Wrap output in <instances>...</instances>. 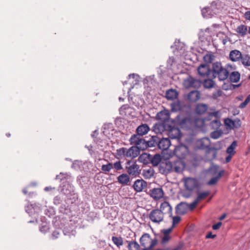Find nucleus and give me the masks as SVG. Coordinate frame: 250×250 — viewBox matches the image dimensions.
Segmentation results:
<instances>
[{
	"mask_svg": "<svg viewBox=\"0 0 250 250\" xmlns=\"http://www.w3.org/2000/svg\"><path fill=\"white\" fill-rule=\"evenodd\" d=\"M212 69L214 78L217 77L220 81L225 80L229 77L228 70L223 67L220 62H214L212 64Z\"/></svg>",
	"mask_w": 250,
	"mask_h": 250,
	"instance_id": "nucleus-1",
	"label": "nucleus"
},
{
	"mask_svg": "<svg viewBox=\"0 0 250 250\" xmlns=\"http://www.w3.org/2000/svg\"><path fill=\"white\" fill-rule=\"evenodd\" d=\"M188 153V147L185 145L181 144L176 146L174 151L170 152L169 155L168 156H165V158L166 159H168L173 155H175L179 159H182L184 158Z\"/></svg>",
	"mask_w": 250,
	"mask_h": 250,
	"instance_id": "nucleus-2",
	"label": "nucleus"
},
{
	"mask_svg": "<svg viewBox=\"0 0 250 250\" xmlns=\"http://www.w3.org/2000/svg\"><path fill=\"white\" fill-rule=\"evenodd\" d=\"M140 242L144 248L152 249L157 244V240L155 238H151L149 234L145 233L140 238Z\"/></svg>",
	"mask_w": 250,
	"mask_h": 250,
	"instance_id": "nucleus-3",
	"label": "nucleus"
},
{
	"mask_svg": "<svg viewBox=\"0 0 250 250\" xmlns=\"http://www.w3.org/2000/svg\"><path fill=\"white\" fill-rule=\"evenodd\" d=\"M125 168L129 175L134 176L138 175L141 171L139 166L136 162L132 161H128L126 162Z\"/></svg>",
	"mask_w": 250,
	"mask_h": 250,
	"instance_id": "nucleus-4",
	"label": "nucleus"
},
{
	"mask_svg": "<svg viewBox=\"0 0 250 250\" xmlns=\"http://www.w3.org/2000/svg\"><path fill=\"white\" fill-rule=\"evenodd\" d=\"M201 82L199 80L189 77L184 81L183 84L185 88H199L201 86Z\"/></svg>",
	"mask_w": 250,
	"mask_h": 250,
	"instance_id": "nucleus-5",
	"label": "nucleus"
},
{
	"mask_svg": "<svg viewBox=\"0 0 250 250\" xmlns=\"http://www.w3.org/2000/svg\"><path fill=\"white\" fill-rule=\"evenodd\" d=\"M164 217L163 213L158 209L152 210L149 214V218L151 221L156 223H160L163 221Z\"/></svg>",
	"mask_w": 250,
	"mask_h": 250,
	"instance_id": "nucleus-6",
	"label": "nucleus"
},
{
	"mask_svg": "<svg viewBox=\"0 0 250 250\" xmlns=\"http://www.w3.org/2000/svg\"><path fill=\"white\" fill-rule=\"evenodd\" d=\"M157 145L160 149L166 151L163 153L164 157L165 156H168L169 155V153H168L167 149L171 145V143L168 138H163L160 141H158Z\"/></svg>",
	"mask_w": 250,
	"mask_h": 250,
	"instance_id": "nucleus-7",
	"label": "nucleus"
},
{
	"mask_svg": "<svg viewBox=\"0 0 250 250\" xmlns=\"http://www.w3.org/2000/svg\"><path fill=\"white\" fill-rule=\"evenodd\" d=\"M185 186L186 188L191 191L198 186L197 180L193 178H186L184 179Z\"/></svg>",
	"mask_w": 250,
	"mask_h": 250,
	"instance_id": "nucleus-8",
	"label": "nucleus"
},
{
	"mask_svg": "<svg viewBox=\"0 0 250 250\" xmlns=\"http://www.w3.org/2000/svg\"><path fill=\"white\" fill-rule=\"evenodd\" d=\"M172 230V228L164 229L162 231L161 243L163 245L167 244L170 240L171 237L170 235Z\"/></svg>",
	"mask_w": 250,
	"mask_h": 250,
	"instance_id": "nucleus-9",
	"label": "nucleus"
},
{
	"mask_svg": "<svg viewBox=\"0 0 250 250\" xmlns=\"http://www.w3.org/2000/svg\"><path fill=\"white\" fill-rule=\"evenodd\" d=\"M149 195L154 200H157L163 198L164 192L161 188H154L150 190Z\"/></svg>",
	"mask_w": 250,
	"mask_h": 250,
	"instance_id": "nucleus-10",
	"label": "nucleus"
},
{
	"mask_svg": "<svg viewBox=\"0 0 250 250\" xmlns=\"http://www.w3.org/2000/svg\"><path fill=\"white\" fill-rule=\"evenodd\" d=\"M172 207L169 203L167 201L163 202L160 207L159 210H161L163 214H168L169 216H172Z\"/></svg>",
	"mask_w": 250,
	"mask_h": 250,
	"instance_id": "nucleus-11",
	"label": "nucleus"
},
{
	"mask_svg": "<svg viewBox=\"0 0 250 250\" xmlns=\"http://www.w3.org/2000/svg\"><path fill=\"white\" fill-rule=\"evenodd\" d=\"M147 183L144 180H137L133 184L134 190L137 192H141L147 187Z\"/></svg>",
	"mask_w": 250,
	"mask_h": 250,
	"instance_id": "nucleus-12",
	"label": "nucleus"
},
{
	"mask_svg": "<svg viewBox=\"0 0 250 250\" xmlns=\"http://www.w3.org/2000/svg\"><path fill=\"white\" fill-rule=\"evenodd\" d=\"M198 73L201 77H207L209 75L210 70L207 64H202L198 68Z\"/></svg>",
	"mask_w": 250,
	"mask_h": 250,
	"instance_id": "nucleus-13",
	"label": "nucleus"
},
{
	"mask_svg": "<svg viewBox=\"0 0 250 250\" xmlns=\"http://www.w3.org/2000/svg\"><path fill=\"white\" fill-rule=\"evenodd\" d=\"M170 118V113L168 110L164 109L158 112L156 115V119L161 122H166Z\"/></svg>",
	"mask_w": 250,
	"mask_h": 250,
	"instance_id": "nucleus-14",
	"label": "nucleus"
},
{
	"mask_svg": "<svg viewBox=\"0 0 250 250\" xmlns=\"http://www.w3.org/2000/svg\"><path fill=\"white\" fill-rule=\"evenodd\" d=\"M210 144V141L208 138L205 137L198 140L197 141V146L200 149L208 148Z\"/></svg>",
	"mask_w": 250,
	"mask_h": 250,
	"instance_id": "nucleus-15",
	"label": "nucleus"
},
{
	"mask_svg": "<svg viewBox=\"0 0 250 250\" xmlns=\"http://www.w3.org/2000/svg\"><path fill=\"white\" fill-rule=\"evenodd\" d=\"M167 135L170 139L179 140L181 136L180 130L178 128H171L168 131Z\"/></svg>",
	"mask_w": 250,
	"mask_h": 250,
	"instance_id": "nucleus-16",
	"label": "nucleus"
},
{
	"mask_svg": "<svg viewBox=\"0 0 250 250\" xmlns=\"http://www.w3.org/2000/svg\"><path fill=\"white\" fill-rule=\"evenodd\" d=\"M160 168L164 173H168L173 171V163L170 161L163 162L160 164Z\"/></svg>",
	"mask_w": 250,
	"mask_h": 250,
	"instance_id": "nucleus-17",
	"label": "nucleus"
},
{
	"mask_svg": "<svg viewBox=\"0 0 250 250\" xmlns=\"http://www.w3.org/2000/svg\"><path fill=\"white\" fill-rule=\"evenodd\" d=\"M242 53L238 50H231L229 54L230 60L234 62H238L242 58Z\"/></svg>",
	"mask_w": 250,
	"mask_h": 250,
	"instance_id": "nucleus-18",
	"label": "nucleus"
},
{
	"mask_svg": "<svg viewBox=\"0 0 250 250\" xmlns=\"http://www.w3.org/2000/svg\"><path fill=\"white\" fill-rule=\"evenodd\" d=\"M188 208V205L185 203H181L176 207V212L178 214L183 215L185 214Z\"/></svg>",
	"mask_w": 250,
	"mask_h": 250,
	"instance_id": "nucleus-19",
	"label": "nucleus"
},
{
	"mask_svg": "<svg viewBox=\"0 0 250 250\" xmlns=\"http://www.w3.org/2000/svg\"><path fill=\"white\" fill-rule=\"evenodd\" d=\"M185 167V164L181 159H179L173 164V171L176 172H180L184 169Z\"/></svg>",
	"mask_w": 250,
	"mask_h": 250,
	"instance_id": "nucleus-20",
	"label": "nucleus"
},
{
	"mask_svg": "<svg viewBox=\"0 0 250 250\" xmlns=\"http://www.w3.org/2000/svg\"><path fill=\"white\" fill-rule=\"evenodd\" d=\"M127 157L134 158L140 154V150L138 148L135 146H131L127 149Z\"/></svg>",
	"mask_w": 250,
	"mask_h": 250,
	"instance_id": "nucleus-21",
	"label": "nucleus"
},
{
	"mask_svg": "<svg viewBox=\"0 0 250 250\" xmlns=\"http://www.w3.org/2000/svg\"><path fill=\"white\" fill-rule=\"evenodd\" d=\"M200 98V94L197 90L191 91L188 95V99L190 102H195Z\"/></svg>",
	"mask_w": 250,
	"mask_h": 250,
	"instance_id": "nucleus-22",
	"label": "nucleus"
},
{
	"mask_svg": "<svg viewBox=\"0 0 250 250\" xmlns=\"http://www.w3.org/2000/svg\"><path fill=\"white\" fill-rule=\"evenodd\" d=\"M149 130V127L146 124H142L138 127L137 132L138 135L143 136L146 134Z\"/></svg>",
	"mask_w": 250,
	"mask_h": 250,
	"instance_id": "nucleus-23",
	"label": "nucleus"
},
{
	"mask_svg": "<svg viewBox=\"0 0 250 250\" xmlns=\"http://www.w3.org/2000/svg\"><path fill=\"white\" fill-rule=\"evenodd\" d=\"M178 93L176 90L169 89L166 92V97L167 100H173L177 98Z\"/></svg>",
	"mask_w": 250,
	"mask_h": 250,
	"instance_id": "nucleus-24",
	"label": "nucleus"
},
{
	"mask_svg": "<svg viewBox=\"0 0 250 250\" xmlns=\"http://www.w3.org/2000/svg\"><path fill=\"white\" fill-rule=\"evenodd\" d=\"M118 182L123 185H127L130 181V178L126 174H122L118 177Z\"/></svg>",
	"mask_w": 250,
	"mask_h": 250,
	"instance_id": "nucleus-25",
	"label": "nucleus"
},
{
	"mask_svg": "<svg viewBox=\"0 0 250 250\" xmlns=\"http://www.w3.org/2000/svg\"><path fill=\"white\" fill-rule=\"evenodd\" d=\"M165 130L164 124H156L153 126V131L156 134H161Z\"/></svg>",
	"mask_w": 250,
	"mask_h": 250,
	"instance_id": "nucleus-26",
	"label": "nucleus"
},
{
	"mask_svg": "<svg viewBox=\"0 0 250 250\" xmlns=\"http://www.w3.org/2000/svg\"><path fill=\"white\" fill-rule=\"evenodd\" d=\"M241 62L242 64L245 67H248L250 66V56L248 54L242 55V58H241Z\"/></svg>",
	"mask_w": 250,
	"mask_h": 250,
	"instance_id": "nucleus-27",
	"label": "nucleus"
},
{
	"mask_svg": "<svg viewBox=\"0 0 250 250\" xmlns=\"http://www.w3.org/2000/svg\"><path fill=\"white\" fill-rule=\"evenodd\" d=\"M240 78V74L237 71H234L230 73L229 75V80L231 82L237 83Z\"/></svg>",
	"mask_w": 250,
	"mask_h": 250,
	"instance_id": "nucleus-28",
	"label": "nucleus"
},
{
	"mask_svg": "<svg viewBox=\"0 0 250 250\" xmlns=\"http://www.w3.org/2000/svg\"><path fill=\"white\" fill-rule=\"evenodd\" d=\"M208 106L205 104H199L196 106L195 111L199 114H202L206 112Z\"/></svg>",
	"mask_w": 250,
	"mask_h": 250,
	"instance_id": "nucleus-29",
	"label": "nucleus"
},
{
	"mask_svg": "<svg viewBox=\"0 0 250 250\" xmlns=\"http://www.w3.org/2000/svg\"><path fill=\"white\" fill-rule=\"evenodd\" d=\"M224 170H221L219 172L218 174L217 175V176H215L212 178H211L208 182V185H213L217 183L218 180L220 178V177L222 176V174L224 173Z\"/></svg>",
	"mask_w": 250,
	"mask_h": 250,
	"instance_id": "nucleus-30",
	"label": "nucleus"
},
{
	"mask_svg": "<svg viewBox=\"0 0 250 250\" xmlns=\"http://www.w3.org/2000/svg\"><path fill=\"white\" fill-rule=\"evenodd\" d=\"M237 33L242 36H245L248 32L247 27L245 25H241L236 29Z\"/></svg>",
	"mask_w": 250,
	"mask_h": 250,
	"instance_id": "nucleus-31",
	"label": "nucleus"
},
{
	"mask_svg": "<svg viewBox=\"0 0 250 250\" xmlns=\"http://www.w3.org/2000/svg\"><path fill=\"white\" fill-rule=\"evenodd\" d=\"M171 110L172 112L178 111L181 109V103L179 101H175L170 104Z\"/></svg>",
	"mask_w": 250,
	"mask_h": 250,
	"instance_id": "nucleus-32",
	"label": "nucleus"
},
{
	"mask_svg": "<svg viewBox=\"0 0 250 250\" xmlns=\"http://www.w3.org/2000/svg\"><path fill=\"white\" fill-rule=\"evenodd\" d=\"M213 6H211V7L204 8L202 10V15L204 17L208 18H210L213 16V14L211 13V10H213Z\"/></svg>",
	"mask_w": 250,
	"mask_h": 250,
	"instance_id": "nucleus-33",
	"label": "nucleus"
},
{
	"mask_svg": "<svg viewBox=\"0 0 250 250\" xmlns=\"http://www.w3.org/2000/svg\"><path fill=\"white\" fill-rule=\"evenodd\" d=\"M138 160L144 164H146L148 161L150 160V155L146 153H143L139 156Z\"/></svg>",
	"mask_w": 250,
	"mask_h": 250,
	"instance_id": "nucleus-34",
	"label": "nucleus"
},
{
	"mask_svg": "<svg viewBox=\"0 0 250 250\" xmlns=\"http://www.w3.org/2000/svg\"><path fill=\"white\" fill-rule=\"evenodd\" d=\"M127 149L126 148L122 147L116 151V155L121 158L127 157Z\"/></svg>",
	"mask_w": 250,
	"mask_h": 250,
	"instance_id": "nucleus-35",
	"label": "nucleus"
},
{
	"mask_svg": "<svg viewBox=\"0 0 250 250\" xmlns=\"http://www.w3.org/2000/svg\"><path fill=\"white\" fill-rule=\"evenodd\" d=\"M150 161L154 166H156L160 163L161 157L159 154H156L150 158Z\"/></svg>",
	"mask_w": 250,
	"mask_h": 250,
	"instance_id": "nucleus-36",
	"label": "nucleus"
},
{
	"mask_svg": "<svg viewBox=\"0 0 250 250\" xmlns=\"http://www.w3.org/2000/svg\"><path fill=\"white\" fill-rule=\"evenodd\" d=\"M237 146V142L233 141L230 146L227 148V152L229 155H233L235 152L234 151L235 148Z\"/></svg>",
	"mask_w": 250,
	"mask_h": 250,
	"instance_id": "nucleus-37",
	"label": "nucleus"
},
{
	"mask_svg": "<svg viewBox=\"0 0 250 250\" xmlns=\"http://www.w3.org/2000/svg\"><path fill=\"white\" fill-rule=\"evenodd\" d=\"M127 248L129 250H139L140 246L136 242L131 241L129 242Z\"/></svg>",
	"mask_w": 250,
	"mask_h": 250,
	"instance_id": "nucleus-38",
	"label": "nucleus"
},
{
	"mask_svg": "<svg viewBox=\"0 0 250 250\" xmlns=\"http://www.w3.org/2000/svg\"><path fill=\"white\" fill-rule=\"evenodd\" d=\"M158 139L156 136H152L151 140L146 143V146L149 147L154 146L157 145Z\"/></svg>",
	"mask_w": 250,
	"mask_h": 250,
	"instance_id": "nucleus-39",
	"label": "nucleus"
},
{
	"mask_svg": "<svg viewBox=\"0 0 250 250\" xmlns=\"http://www.w3.org/2000/svg\"><path fill=\"white\" fill-rule=\"evenodd\" d=\"M135 146V147H138L139 150L140 149H144L146 146V143L144 139L141 138L138 140V144H136Z\"/></svg>",
	"mask_w": 250,
	"mask_h": 250,
	"instance_id": "nucleus-40",
	"label": "nucleus"
},
{
	"mask_svg": "<svg viewBox=\"0 0 250 250\" xmlns=\"http://www.w3.org/2000/svg\"><path fill=\"white\" fill-rule=\"evenodd\" d=\"M112 240L114 244L117 247H120L123 245V240L121 237L113 236L112 237Z\"/></svg>",
	"mask_w": 250,
	"mask_h": 250,
	"instance_id": "nucleus-41",
	"label": "nucleus"
},
{
	"mask_svg": "<svg viewBox=\"0 0 250 250\" xmlns=\"http://www.w3.org/2000/svg\"><path fill=\"white\" fill-rule=\"evenodd\" d=\"M203 85L206 88H210L213 87L214 82L211 79H207L204 81Z\"/></svg>",
	"mask_w": 250,
	"mask_h": 250,
	"instance_id": "nucleus-42",
	"label": "nucleus"
},
{
	"mask_svg": "<svg viewBox=\"0 0 250 250\" xmlns=\"http://www.w3.org/2000/svg\"><path fill=\"white\" fill-rule=\"evenodd\" d=\"M209 194V192L208 191H205V192L199 193L198 194V196H197V197L196 200L198 202H199L200 201L206 198Z\"/></svg>",
	"mask_w": 250,
	"mask_h": 250,
	"instance_id": "nucleus-43",
	"label": "nucleus"
},
{
	"mask_svg": "<svg viewBox=\"0 0 250 250\" xmlns=\"http://www.w3.org/2000/svg\"><path fill=\"white\" fill-rule=\"evenodd\" d=\"M113 168V166L112 163H109L106 165H104L102 166V170L104 172H109L111 169Z\"/></svg>",
	"mask_w": 250,
	"mask_h": 250,
	"instance_id": "nucleus-44",
	"label": "nucleus"
},
{
	"mask_svg": "<svg viewBox=\"0 0 250 250\" xmlns=\"http://www.w3.org/2000/svg\"><path fill=\"white\" fill-rule=\"evenodd\" d=\"M221 125V122L219 119H215L214 120H213L210 123V126L213 129L218 128Z\"/></svg>",
	"mask_w": 250,
	"mask_h": 250,
	"instance_id": "nucleus-45",
	"label": "nucleus"
},
{
	"mask_svg": "<svg viewBox=\"0 0 250 250\" xmlns=\"http://www.w3.org/2000/svg\"><path fill=\"white\" fill-rule=\"evenodd\" d=\"M224 124H225V125L228 128H229L230 129H233L234 128V124L233 123V120L230 119H229V118L226 119L224 120Z\"/></svg>",
	"mask_w": 250,
	"mask_h": 250,
	"instance_id": "nucleus-46",
	"label": "nucleus"
},
{
	"mask_svg": "<svg viewBox=\"0 0 250 250\" xmlns=\"http://www.w3.org/2000/svg\"><path fill=\"white\" fill-rule=\"evenodd\" d=\"M214 59V56L211 54H206L204 57V60L206 63H211Z\"/></svg>",
	"mask_w": 250,
	"mask_h": 250,
	"instance_id": "nucleus-47",
	"label": "nucleus"
},
{
	"mask_svg": "<svg viewBox=\"0 0 250 250\" xmlns=\"http://www.w3.org/2000/svg\"><path fill=\"white\" fill-rule=\"evenodd\" d=\"M204 120L202 119L197 118L194 121V125L197 127H201L204 125Z\"/></svg>",
	"mask_w": 250,
	"mask_h": 250,
	"instance_id": "nucleus-48",
	"label": "nucleus"
},
{
	"mask_svg": "<svg viewBox=\"0 0 250 250\" xmlns=\"http://www.w3.org/2000/svg\"><path fill=\"white\" fill-rule=\"evenodd\" d=\"M140 138L141 137L138 135H133L130 139L131 144L134 145L138 144V140H139Z\"/></svg>",
	"mask_w": 250,
	"mask_h": 250,
	"instance_id": "nucleus-49",
	"label": "nucleus"
},
{
	"mask_svg": "<svg viewBox=\"0 0 250 250\" xmlns=\"http://www.w3.org/2000/svg\"><path fill=\"white\" fill-rule=\"evenodd\" d=\"M222 134V132L221 131L216 130L210 134V137L214 139H217L220 137Z\"/></svg>",
	"mask_w": 250,
	"mask_h": 250,
	"instance_id": "nucleus-50",
	"label": "nucleus"
},
{
	"mask_svg": "<svg viewBox=\"0 0 250 250\" xmlns=\"http://www.w3.org/2000/svg\"><path fill=\"white\" fill-rule=\"evenodd\" d=\"M219 169V167L216 165H212L209 169V172L211 174L214 175L219 173L218 172Z\"/></svg>",
	"mask_w": 250,
	"mask_h": 250,
	"instance_id": "nucleus-51",
	"label": "nucleus"
},
{
	"mask_svg": "<svg viewBox=\"0 0 250 250\" xmlns=\"http://www.w3.org/2000/svg\"><path fill=\"white\" fill-rule=\"evenodd\" d=\"M250 102V94L247 97V98L246 99L245 101L240 104V105L239 106V107L240 108H245Z\"/></svg>",
	"mask_w": 250,
	"mask_h": 250,
	"instance_id": "nucleus-52",
	"label": "nucleus"
},
{
	"mask_svg": "<svg viewBox=\"0 0 250 250\" xmlns=\"http://www.w3.org/2000/svg\"><path fill=\"white\" fill-rule=\"evenodd\" d=\"M223 147V144L221 142H218L214 145V147L212 149L215 150H218L221 149Z\"/></svg>",
	"mask_w": 250,
	"mask_h": 250,
	"instance_id": "nucleus-53",
	"label": "nucleus"
},
{
	"mask_svg": "<svg viewBox=\"0 0 250 250\" xmlns=\"http://www.w3.org/2000/svg\"><path fill=\"white\" fill-rule=\"evenodd\" d=\"M153 175L152 171L150 169L144 171V176L146 178H149L152 177Z\"/></svg>",
	"mask_w": 250,
	"mask_h": 250,
	"instance_id": "nucleus-54",
	"label": "nucleus"
},
{
	"mask_svg": "<svg viewBox=\"0 0 250 250\" xmlns=\"http://www.w3.org/2000/svg\"><path fill=\"white\" fill-rule=\"evenodd\" d=\"M222 91L221 90H217L215 92H214L213 94H212V98L214 99H217L218 97H220L222 96Z\"/></svg>",
	"mask_w": 250,
	"mask_h": 250,
	"instance_id": "nucleus-55",
	"label": "nucleus"
},
{
	"mask_svg": "<svg viewBox=\"0 0 250 250\" xmlns=\"http://www.w3.org/2000/svg\"><path fill=\"white\" fill-rule=\"evenodd\" d=\"M221 114L219 111H216L209 113L210 116H213L216 119H218L221 117Z\"/></svg>",
	"mask_w": 250,
	"mask_h": 250,
	"instance_id": "nucleus-56",
	"label": "nucleus"
},
{
	"mask_svg": "<svg viewBox=\"0 0 250 250\" xmlns=\"http://www.w3.org/2000/svg\"><path fill=\"white\" fill-rule=\"evenodd\" d=\"M172 220V226L171 228L172 229L175 227V226L179 223L180 221V217L179 216H174Z\"/></svg>",
	"mask_w": 250,
	"mask_h": 250,
	"instance_id": "nucleus-57",
	"label": "nucleus"
},
{
	"mask_svg": "<svg viewBox=\"0 0 250 250\" xmlns=\"http://www.w3.org/2000/svg\"><path fill=\"white\" fill-rule=\"evenodd\" d=\"M113 167L115 168L117 170H121L123 169V167L121 165L120 161L116 162L113 165Z\"/></svg>",
	"mask_w": 250,
	"mask_h": 250,
	"instance_id": "nucleus-58",
	"label": "nucleus"
},
{
	"mask_svg": "<svg viewBox=\"0 0 250 250\" xmlns=\"http://www.w3.org/2000/svg\"><path fill=\"white\" fill-rule=\"evenodd\" d=\"M233 123L234 124V128H239L241 125V122L238 119L233 120Z\"/></svg>",
	"mask_w": 250,
	"mask_h": 250,
	"instance_id": "nucleus-59",
	"label": "nucleus"
},
{
	"mask_svg": "<svg viewBox=\"0 0 250 250\" xmlns=\"http://www.w3.org/2000/svg\"><path fill=\"white\" fill-rule=\"evenodd\" d=\"M198 203L199 202L196 200H195L192 203L188 205V208H189L190 209H193L197 206Z\"/></svg>",
	"mask_w": 250,
	"mask_h": 250,
	"instance_id": "nucleus-60",
	"label": "nucleus"
},
{
	"mask_svg": "<svg viewBox=\"0 0 250 250\" xmlns=\"http://www.w3.org/2000/svg\"><path fill=\"white\" fill-rule=\"evenodd\" d=\"M225 68L228 70L229 72L230 70H234L235 69L234 66L230 64H227L225 66Z\"/></svg>",
	"mask_w": 250,
	"mask_h": 250,
	"instance_id": "nucleus-61",
	"label": "nucleus"
},
{
	"mask_svg": "<svg viewBox=\"0 0 250 250\" xmlns=\"http://www.w3.org/2000/svg\"><path fill=\"white\" fill-rule=\"evenodd\" d=\"M221 225H222V223L221 222H218L217 224L213 225L212 229L214 230L218 229L220 228V227L221 226Z\"/></svg>",
	"mask_w": 250,
	"mask_h": 250,
	"instance_id": "nucleus-62",
	"label": "nucleus"
},
{
	"mask_svg": "<svg viewBox=\"0 0 250 250\" xmlns=\"http://www.w3.org/2000/svg\"><path fill=\"white\" fill-rule=\"evenodd\" d=\"M129 78H132L133 79H135L136 81L138 82L139 81V76L135 74H131L129 75L128 76Z\"/></svg>",
	"mask_w": 250,
	"mask_h": 250,
	"instance_id": "nucleus-63",
	"label": "nucleus"
},
{
	"mask_svg": "<svg viewBox=\"0 0 250 250\" xmlns=\"http://www.w3.org/2000/svg\"><path fill=\"white\" fill-rule=\"evenodd\" d=\"M245 17L247 20L250 21V10L245 13Z\"/></svg>",
	"mask_w": 250,
	"mask_h": 250,
	"instance_id": "nucleus-64",
	"label": "nucleus"
}]
</instances>
